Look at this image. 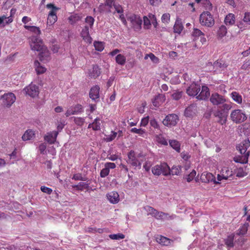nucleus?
Returning <instances> with one entry per match:
<instances>
[{
	"mask_svg": "<svg viewBox=\"0 0 250 250\" xmlns=\"http://www.w3.org/2000/svg\"><path fill=\"white\" fill-rule=\"evenodd\" d=\"M250 146V141L248 139H245L236 146V149L242 154V156L238 158H234V160L237 163L241 164H246L248 161L250 152L247 151L248 148Z\"/></svg>",
	"mask_w": 250,
	"mask_h": 250,
	"instance_id": "f257e3e1",
	"label": "nucleus"
},
{
	"mask_svg": "<svg viewBox=\"0 0 250 250\" xmlns=\"http://www.w3.org/2000/svg\"><path fill=\"white\" fill-rule=\"evenodd\" d=\"M231 108V103L225 104L213 112V116L218 119L217 122L219 124L223 125L226 124L229 110Z\"/></svg>",
	"mask_w": 250,
	"mask_h": 250,
	"instance_id": "f03ea898",
	"label": "nucleus"
},
{
	"mask_svg": "<svg viewBox=\"0 0 250 250\" xmlns=\"http://www.w3.org/2000/svg\"><path fill=\"white\" fill-rule=\"evenodd\" d=\"M95 20L91 16H87L84 19L83 27L81 32L83 40L88 43L92 42V39L90 36V31L93 29Z\"/></svg>",
	"mask_w": 250,
	"mask_h": 250,
	"instance_id": "7ed1b4c3",
	"label": "nucleus"
},
{
	"mask_svg": "<svg viewBox=\"0 0 250 250\" xmlns=\"http://www.w3.org/2000/svg\"><path fill=\"white\" fill-rule=\"evenodd\" d=\"M128 160L127 162L134 167H138L139 169L141 168V164L143 160L141 159L144 157L142 153L136 155L134 150H130L127 154Z\"/></svg>",
	"mask_w": 250,
	"mask_h": 250,
	"instance_id": "20e7f679",
	"label": "nucleus"
},
{
	"mask_svg": "<svg viewBox=\"0 0 250 250\" xmlns=\"http://www.w3.org/2000/svg\"><path fill=\"white\" fill-rule=\"evenodd\" d=\"M151 171L154 175L159 176L163 174L164 176H167L169 172V167L167 164L163 163L152 167Z\"/></svg>",
	"mask_w": 250,
	"mask_h": 250,
	"instance_id": "39448f33",
	"label": "nucleus"
},
{
	"mask_svg": "<svg viewBox=\"0 0 250 250\" xmlns=\"http://www.w3.org/2000/svg\"><path fill=\"white\" fill-rule=\"evenodd\" d=\"M200 22L202 25L208 27H211L214 24L212 16L208 11L204 12L200 15Z\"/></svg>",
	"mask_w": 250,
	"mask_h": 250,
	"instance_id": "423d86ee",
	"label": "nucleus"
},
{
	"mask_svg": "<svg viewBox=\"0 0 250 250\" xmlns=\"http://www.w3.org/2000/svg\"><path fill=\"white\" fill-rule=\"evenodd\" d=\"M230 117L231 120L236 124H240L247 119L246 114L240 109H235L231 111Z\"/></svg>",
	"mask_w": 250,
	"mask_h": 250,
	"instance_id": "0eeeda50",
	"label": "nucleus"
},
{
	"mask_svg": "<svg viewBox=\"0 0 250 250\" xmlns=\"http://www.w3.org/2000/svg\"><path fill=\"white\" fill-rule=\"evenodd\" d=\"M1 104L4 107H9L16 101V96L12 92L5 93L0 97Z\"/></svg>",
	"mask_w": 250,
	"mask_h": 250,
	"instance_id": "6e6552de",
	"label": "nucleus"
},
{
	"mask_svg": "<svg viewBox=\"0 0 250 250\" xmlns=\"http://www.w3.org/2000/svg\"><path fill=\"white\" fill-rule=\"evenodd\" d=\"M209 101L213 105L215 106L223 105L224 104H226V99L225 96L217 92H214L211 94L209 98Z\"/></svg>",
	"mask_w": 250,
	"mask_h": 250,
	"instance_id": "1a4fd4ad",
	"label": "nucleus"
},
{
	"mask_svg": "<svg viewBox=\"0 0 250 250\" xmlns=\"http://www.w3.org/2000/svg\"><path fill=\"white\" fill-rule=\"evenodd\" d=\"M31 40L30 47L32 50L41 52L45 47L41 40L37 36H32Z\"/></svg>",
	"mask_w": 250,
	"mask_h": 250,
	"instance_id": "9d476101",
	"label": "nucleus"
},
{
	"mask_svg": "<svg viewBox=\"0 0 250 250\" xmlns=\"http://www.w3.org/2000/svg\"><path fill=\"white\" fill-rule=\"evenodd\" d=\"M179 121L178 117L175 114H171L167 115L163 121V124L167 126L171 127L175 126Z\"/></svg>",
	"mask_w": 250,
	"mask_h": 250,
	"instance_id": "9b49d317",
	"label": "nucleus"
},
{
	"mask_svg": "<svg viewBox=\"0 0 250 250\" xmlns=\"http://www.w3.org/2000/svg\"><path fill=\"white\" fill-rule=\"evenodd\" d=\"M128 21L131 23V27L135 30L139 31L141 29L142 20L140 17L132 15L128 18Z\"/></svg>",
	"mask_w": 250,
	"mask_h": 250,
	"instance_id": "f8f14e48",
	"label": "nucleus"
},
{
	"mask_svg": "<svg viewBox=\"0 0 250 250\" xmlns=\"http://www.w3.org/2000/svg\"><path fill=\"white\" fill-rule=\"evenodd\" d=\"M26 94L32 97L37 96L39 93V87L35 84H30L24 88Z\"/></svg>",
	"mask_w": 250,
	"mask_h": 250,
	"instance_id": "ddd939ff",
	"label": "nucleus"
},
{
	"mask_svg": "<svg viewBox=\"0 0 250 250\" xmlns=\"http://www.w3.org/2000/svg\"><path fill=\"white\" fill-rule=\"evenodd\" d=\"M200 91V86L195 83H192L187 89V93L190 96H197Z\"/></svg>",
	"mask_w": 250,
	"mask_h": 250,
	"instance_id": "4468645a",
	"label": "nucleus"
},
{
	"mask_svg": "<svg viewBox=\"0 0 250 250\" xmlns=\"http://www.w3.org/2000/svg\"><path fill=\"white\" fill-rule=\"evenodd\" d=\"M228 64L222 60H218L215 61L213 64L214 71H222L225 70L228 67Z\"/></svg>",
	"mask_w": 250,
	"mask_h": 250,
	"instance_id": "2eb2a0df",
	"label": "nucleus"
},
{
	"mask_svg": "<svg viewBox=\"0 0 250 250\" xmlns=\"http://www.w3.org/2000/svg\"><path fill=\"white\" fill-rule=\"evenodd\" d=\"M210 96L209 88L205 85L202 86L200 93L196 96V98L199 100H206Z\"/></svg>",
	"mask_w": 250,
	"mask_h": 250,
	"instance_id": "dca6fc26",
	"label": "nucleus"
},
{
	"mask_svg": "<svg viewBox=\"0 0 250 250\" xmlns=\"http://www.w3.org/2000/svg\"><path fill=\"white\" fill-rule=\"evenodd\" d=\"M214 179L215 177L212 173L207 172H203L200 177V179L203 183H208L213 181L214 183H219L215 181Z\"/></svg>",
	"mask_w": 250,
	"mask_h": 250,
	"instance_id": "f3484780",
	"label": "nucleus"
},
{
	"mask_svg": "<svg viewBox=\"0 0 250 250\" xmlns=\"http://www.w3.org/2000/svg\"><path fill=\"white\" fill-rule=\"evenodd\" d=\"M99 91L100 87L98 85H95L91 87L89 91V97L92 100L96 101L99 99Z\"/></svg>",
	"mask_w": 250,
	"mask_h": 250,
	"instance_id": "a211bd4d",
	"label": "nucleus"
},
{
	"mask_svg": "<svg viewBox=\"0 0 250 250\" xmlns=\"http://www.w3.org/2000/svg\"><path fill=\"white\" fill-rule=\"evenodd\" d=\"M192 35L194 37V40H197V38H200V41L202 44L206 42V39L204 37V34L197 28H194Z\"/></svg>",
	"mask_w": 250,
	"mask_h": 250,
	"instance_id": "6ab92c4d",
	"label": "nucleus"
},
{
	"mask_svg": "<svg viewBox=\"0 0 250 250\" xmlns=\"http://www.w3.org/2000/svg\"><path fill=\"white\" fill-rule=\"evenodd\" d=\"M197 106L196 104H191L187 107L185 111V115L187 117H192L197 113Z\"/></svg>",
	"mask_w": 250,
	"mask_h": 250,
	"instance_id": "aec40b11",
	"label": "nucleus"
},
{
	"mask_svg": "<svg viewBox=\"0 0 250 250\" xmlns=\"http://www.w3.org/2000/svg\"><path fill=\"white\" fill-rule=\"evenodd\" d=\"M101 69L97 65H93L91 69L89 70L88 76L91 78L95 79L101 74Z\"/></svg>",
	"mask_w": 250,
	"mask_h": 250,
	"instance_id": "412c9836",
	"label": "nucleus"
},
{
	"mask_svg": "<svg viewBox=\"0 0 250 250\" xmlns=\"http://www.w3.org/2000/svg\"><path fill=\"white\" fill-rule=\"evenodd\" d=\"M58 131H53L47 133L44 137V140L50 144H53L56 140Z\"/></svg>",
	"mask_w": 250,
	"mask_h": 250,
	"instance_id": "4be33fe9",
	"label": "nucleus"
},
{
	"mask_svg": "<svg viewBox=\"0 0 250 250\" xmlns=\"http://www.w3.org/2000/svg\"><path fill=\"white\" fill-rule=\"evenodd\" d=\"M106 197L109 201L112 204H117L120 200L118 192L112 191L107 194Z\"/></svg>",
	"mask_w": 250,
	"mask_h": 250,
	"instance_id": "5701e85b",
	"label": "nucleus"
},
{
	"mask_svg": "<svg viewBox=\"0 0 250 250\" xmlns=\"http://www.w3.org/2000/svg\"><path fill=\"white\" fill-rule=\"evenodd\" d=\"M40 60L44 62H48L50 59V53L45 47L39 54Z\"/></svg>",
	"mask_w": 250,
	"mask_h": 250,
	"instance_id": "b1692460",
	"label": "nucleus"
},
{
	"mask_svg": "<svg viewBox=\"0 0 250 250\" xmlns=\"http://www.w3.org/2000/svg\"><path fill=\"white\" fill-rule=\"evenodd\" d=\"M156 240L158 243L164 246H168L173 242L172 240L162 235L156 237Z\"/></svg>",
	"mask_w": 250,
	"mask_h": 250,
	"instance_id": "393cba45",
	"label": "nucleus"
},
{
	"mask_svg": "<svg viewBox=\"0 0 250 250\" xmlns=\"http://www.w3.org/2000/svg\"><path fill=\"white\" fill-rule=\"evenodd\" d=\"M235 22V17L233 14L229 13L228 14L224 20V22L227 26L233 25Z\"/></svg>",
	"mask_w": 250,
	"mask_h": 250,
	"instance_id": "a878e982",
	"label": "nucleus"
},
{
	"mask_svg": "<svg viewBox=\"0 0 250 250\" xmlns=\"http://www.w3.org/2000/svg\"><path fill=\"white\" fill-rule=\"evenodd\" d=\"M166 100L164 95L158 94L157 95L152 101L153 104L155 106H159L161 104L163 103Z\"/></svg>",
	"mask_w": 250,
	"mask_h": 250,
	"instance_id": "bb28decb",
	"label": "nucleus"
},
{
	"mask_svg": "<svg viewBox=\"0 0 250 250\" xmlns=\"http://www.w3.org/2000/svg\"><path fill=\"white\" fill-rule=\"evenodd\" d=\"M34 66L36 73L38 75L44 73L46 70V68L42 65L37 60L34 62Z\"/></svg>",
	"mask_w": 250,
	"mask_h": 250,
	"instance_id": "cd10ccee",
	"label": "nucleus"
},
{
	"mask_svg": "<svg viewBox=\"0 0 250 250\" xmlns=\"http://www.w3.org/2000/svg\"><path fill=\"white\" fill-rule=\"evenodd\" d=\"M34 136V131L32 130H27L22 136L23 141H28L31 140Z\"/></svg>",
	"mask_w": 250,
	"mask_h": 250,
	"instance_id": "c85d7f7f",
	"label": "nucleus"
},
{
	"mask_svg": "<svg viewBox=\"0 0 250 250\" xmlns=\"http://www.w3.org/2000/svg\"><path fill=\"white\" fill-rule=\"evenodd\" d=\"M72 187L78 190L82 191L84 189H87L89 188V184L84 182H80L77 185H72Z\"/></svg>",
	"mask_w": 250,
	"mask_h": 250,
	"instance_id": "c756f323",
	"label": "nucleus"
},
{
	"mask_svg": "<svg viewBox=\"0 0 250 250\" xmlns=\"http://www.w3.org/2000/svg\"><path fill=\"white\" fill-rule=\"evenodd\" d=\"M183 29V26L181 21L176 20L173 27L174 32L176 33L180 34Z\"/></svg>",
	"mask_w": 250,
	"mask_h": 250,
	"instance_id": "7c9ffc66",
	"label": "nucleus"
},
{
	"mask_svg": "<svg viewBox=\"0 0 250 250\" xmlns=\"http://www.w3.org/2000/svg\"><path fill=\"white\" fill-rule=\"evenodd\" d=\"M221 174L223 175V178L227 180L232 175V171L230 170L228 167H224L221 170Z\"/></svg>",
	"mask_w": 250,
	"mask_h": 250,
	"instance_id": "2f4dec72",
	"label": "nucleus"
},
{
	"mask_svg": "<svg viewBox=\"0 0 250 250\" xmlns=\"http://www.w3.org/2000/svg\"><path fill=\"white\" fill-rule=\"evenodd\" d=\"M230 97L235 102L241 104L242 102V96L237 92L233 91L230 94Z\"/></svg>",
	"mask_w": 250,
	"mask_h": 250,
	"instance_id": "473e14b6",
	"label": "nucleus"
},
{
	"mask_svg": "<svg viewBox=\"0 0 250 250\" xmlns=\"http://www.w3.org/2000/svg\"><path fill=\"white\" fill-rule=\"evenodd\" d=\"M5 20V23L9 24L11 23L13 21V19L11 16L7 17L6 16L3 15L1 17H0V25H2V26L4 27L5 26V24L4 21Z\"/></svg>",
	"mask_w": 250,
	"mask_h": 250,
	"instance_id": "72a5a7b5",
	"label": "nucleus"
},
{
	"mask_svg": "<svg viewBox=\"0 0 250 250\" xmlns=\"http://www.w3.org/2000/svg\"><path fill=\"white\" fill-rule=\"evenodd\" d=\"M24 27L26 29L32 32L33 33H34L35 34H36L37 35H39L41 33V31L40 30V28L38 27H36L35 26H28V25H25L24 26Z\"/></svg>",
	"mask_w": 250,
	"mask_h": 250,
	"instance_id": "f704fd0d",
	"label": "nucleus"
},
{
	"mask_svg": "<svg viewBox=\"0 0 250 250\" xmlns=\"http://www.w3.org/2000/svg\"><path fill=\"white\" fill-rule=\"evenodd\" d=\"M181 171V167L179 166H173L172 167L171 169L169 168V172L168 173V175H178L180 174Z\"/></svg>",
	"mask_w": 250,
	"mask_h": 250,
	"instance_id": "c9c22d12",
	"label": "nucleus"
},
{
	"mask_svg": "<svg viewBox=\"0 0 250 250\" xmlns=\"http://www.w3.org/2000/svg\"><path fill=\"white\" fill-rule=\"evenodd\" d=\"M168 214L164 213L162 211H158L155 209V211L154 212V214H152L151 216L155 217L157 219H163L165 217H167Z\"/></svg>",
	"mask_w": 250,
	"mask_h": 250,
	"instance_id": "e433bc0d",
	"label": "nucleus"
},
{
	"mask_svg": "<svg viewBox=\"0 0 250 250\" xmlns=\"http://www.w3.org/2000/svg\"><path fill=\"white\" fill-rule=\"evenodd\" d=\"M82 17L77 14L72 15L68 18L69 22L71 24H74L81 20Z\"/></svg>",
	"mask_w": 250,
	"mask_h": 250,
	"instance_id": "4c0bfd02",
	"label": "nucleus"
},
{
	"mask_svg": "<svg viewBox=\"0 0 250 250\" xmlns=\"http://www.w3.org/2000/svg\"><path fill=\"white\" fill-rule=\"evenodd\" d=\"M234 235L231 234L227 237L225 240V244L229 248H232L234 246L233 240Z\"/></svg>",
	"mask_w": 250,
	"mask_h": 250,
	"instance_id": "58836bf2",
	"label": "nucleus"
},
{
	"mask_svg": "<svg viewBox=\"0 0 250 250\" xmlns=\"http://www.w3.org/2000/svg\"><path fill=\"white\" fill-rule=\"evenodd\" d=\"M46 7L50 10L48 15H56L57 11L59 10V8L57 7L52 3L47 4Z\"/></svg>",
	"mask_w": 250,
	"mask_h": 250,
	"instance_id": "ea45409f",
	"label": "nucleus"
},
{
	"mask_svg": "<svg viewBox=\"0 0 250 250\" xmlns=\"http://www.w3.org/2000/svg\"><path fill=\"white\" fill-rule=\"evenodd\" d=\"M115 60L116 62L121 65H124L126 62L125 57L124 55L120 54L116 56Z\"/></svg>",
	"mask_w": 250,
	"mask_h": 250,
	"instance_id": "a19ab883",
	"label": "nucleus"
},
{
	"mask_svg": "<svg viewBox=\"0 0 250 250\" xmlns=\"http://www.w3.org/2000/svg\"><path fill=\"white\" fill-rule=\"evenodd\" d=\"M227 33V29L225 25H221L217 31L218 36L222 38V37L226 36Z\"/></svg>",
	"mask_w": 250,
	"mask_h": 250,
	"instance_id": "79ce46f5",
	"label": "nucleus"
},
{
	"mask_svg": "<svg viewBox=\"0 0 250 250\" xmlns=\"http://www.w3.org/2000/svg\"><path fill=\"white\" fill-rule=\"evenodd\" d=\"M170 146L174 149L176 151L180 152V144L176 140H169V141Z\"/></svg>",
	"mask_w": 250,
	"mask_h": 250,
	"instance_id": "37998d69",
	"label": "nucleus"
},
{
	"mask_svg": "<svg viewBox=\"0 0 250 250\" xmlns=\"http://www.w3.org/2000/svg\"><path fill=\"white\" fill-rule=\"evenodd\" d=\"M57 20V17L56 15H48L47 25L51 26Z\"/></svg>",
	"mask_w": 250,
	"mask_h": 250,
	"instance_id": "c03bdc74",
	"label": "nucleus"
},
{
	"mask_svg": "<svg viewBox=\"0 0 250 250\" xmlns=\"http://www.w3.org/2000/svg\"><path fill=\"white\" fill-rule=\"evenodd\" d=\"M149 58L151 61L154 63H158L159 62V59L156 57L153 54L149 53L146 54L145 56L144 59L146 60L148 58Z\"/></svg>",
	"mask_w": 250,
	"mask_h": 250,
	"instance_id": "a18cd8bd",
	"label": "nucleus"
},
{
	"mask_svg": "<svg viewBox=\"0 0 250 250\" xmlns=\"http://www.w3.org/2000/svg\"><path fill=\"white\" fill-rule=\"evenodd\" d=\"M156 141L162 145L167 146V142L166 139L163 136L162 134L156 135L155 136Z\"/></svg>",
	"mask_w": 250,
	"mask_h": 250,
	"instance_id": "49530a36",
	"label": "nucleus"
},
{
	"mask_svg": "<svg viewBox=\"0 0 250 250\" xmlns=\"http://www.w3.org/2000/svg\"><path fill=\"white\" fill-rule=\"evenodd\" d=\"M109 237L112 240H120L124 239L125 235L122 233L110 234Z\"/></svg>",
	"mask_w": 250,
	"mask_h": 250,
	"instance_id": "de8ad7c7",
	"label": "nucleus"
},
{
	"mask_svg": "<svg viewBox=\"0 0 250 250\" xmlns=\"http://www.w3.org/2000/svg\"><path fill=\"white\" fill-rule=\"evenodd\" d=\"M74 115L81 113L83 111V107L81 104H77L74 106H72Z\"/></svg>",
	"mask_w": 250,
	"mask_h": 250,
	"instance_id": "09e8293b",
	"label": "nucleus"
},
{
	"mask_svg": "<svg viewBox=\"0 0 250 250\" xmlns=\"http://www.w3.org/2000/svg\"><path fill=\"white\" fill-rule=\"evenodd\" d=\"M100 120L99 118H96L94 122L92 123L93 125V130H99L100 129L101 124L100 123Z\"/></svg>",
	"mask_w": 250,
	"mask_h": 250,
	"instance_id": "8fccbe9b",
	"label": "nucleus"
},
{
	"mask_svg": "<svg viewBox=\"0 0 250 250\" xmlns=\"http://www.w3.org/2000/svg\"><path fill=\"white\" fill-rule=\"evenodd\" d=\"M94 46L95 49L98 51H102L104 49V45L102 42H95L94 43Z\"/></svg>",
	"mask_w": 250,
	"mask_h": 250,
	"instance_id": "3c124183",
	"label": "nucleus"
},
{
	"mask_svg": "<svg viewBox=\"0 0 250 250\" xmlns=\"http://www.w3.org/2000/svg\"><path fill=\"white\" fill-rule=\"evenodd\" d=\"M74 121L77 125L82 126L85 122V119L82 117H74Z\"/></svg>",
	"mask_w": 250,
	"mask_h": 250,
	"instance_id": "603ef678",
	"label": "nucleus"
},
{
	"mask_svg": "<svg viewBox=\"0 0 250 250\" xmlns=\"http://www.w3.org/2000/svg\"><path fill=\"white\" fill-rule=\"evenodd\" d=\"M130 131L132 133L138 134L141 136H143L144 134L145 133V129H142V128H132Z\"/></svg>",
	"mask_w": 250,
	"mask_h": 250,
	"instance_id": "864d4df0",
	"label": "nucleus"
},
{
	"mask_svg": "<svg viewBox=\"0 0 250 250\" xmlns=\"http://www.w3.org/2000/svg\"><path fill=\"white\" fill-rule=\"evenodd\" d=\"M236 174L237 177H243L247 175V173L243 168H239L237 169Z\"/></svg>",
	"mask_w": 250,
	"mask_h": 250,
	"instance_id": "5fc2aeb1",
	"label": "nucleus"
},
{
	"mask_svg": "<svg viewBox=\"0 0 250 250\" xmlns=\"http://www.w3.org/2000/svg\"><path fill=\"white\" fill-rule=\"evenodd\" d=\"M196 174V172L194 170H192V171L187 176L186 179L188 182H190L193 178L195 177Z\"/></svg>",
	"mask_w": 250,
	"mask_h": 250,
	"instance_id": "6e6d98bb",
	"label": "nucleus"
},
{
	"mask_svg": "<svg viewBox=\"0 0 250 250\" xmlns=\"http://www.w3.org/2000/svg\"><path fill=\"white\" fill-rule=\"evenodd\" d=\"M182 96V92L181 91H176L171 95L172 98L175 100H179Z\"/></svg>",
	"mask_w": 250,
	"mask_h": 250,
	"instance_id": "4d7b16f0",
	"label": "nucleus"
},
{
	"mask_svg": "<svg viewBox=\"0 0 250 250\" xmlns=\"http://www.w3.org/2000/svg\"><path fill=\"white\" fill-rule=\"evenodd\" d=\"M144 209L147 212V215H152L155 211V209L150 206H146L144 207Z\"/></svg>",
	"mask_w": 250,
	"mask_h": 250,
	"instance_id": "13d9d810",
	"label": "nucleus"
},
{
	"mask_svg": "<svg viewBox=\"0 0 250 250\" xmlns=\"http://www.w3.org/2000/svg\"><path fill=\"white\" fill-rule=\"evenodd\" d=\"M109 170L108 169L107 167H105L102 169V170L101 171L100 176L101 177L104 178L107 176L109 174Z\"/></svg>",
	"mask_w": 250,
	"mask_h": 250,
	"instance_id": "bf43d9fd",
	"label": "nucleus"
},
{
	"mask_svg": "<svg viewBox=\"0 0 250 250\" xmlns=\"http://www.w3.org/2000/svg\"><path fill=\"white\" fill-rule=\"evenodd\" d=\"M162 21L164 23H168L170 20V15L168 13L164 14L161 18Z\"/></svg>",
	"mask_w": 250,
	"mask_h": 250,
	"instance_id": "052dcab7",
	"label": "nucleus"
},
{
	"mask_svg": "<svg viewBox=\"0 0 250 250\" xmlns=\"http://www.w3.org/2000/svg\"><path fill=\"white\" fill-rule=\"evenodd\" d=\"M46 145L44 144H41L39 146V149L40 151V153L42 154H44L46 153Z\"/></svg>",
	"mask_w": 250,
	"mask_h": 250,
	"instance_id": "680f3d73",
	"label": "nucleus"
},
{
	"mask_svg": "<svg viewBox=\"0 0 250 250\" xmlns=\"http://www.w3.org/2000/svg\"><path fill=\"white\" fill-rule=\"evenodd\" d=\"M86 231L88 232H95L98 231L99 233H102L103 230L101 229H97L96 228L88 227L86 229Z\"/></svg>",
	"mask_w": 250,
	"mask_h": 250,
	"instance_id": "e2e57ef3",
	"label": "nucleus"
},
{
	"mask_svg": "<svg viewBox=\"0 0 250 250\" xmlns=\"http://www.w3.org/2000/svg\"><path fill=\"white\" fill-rule=\"evenodd\" d=\"M41 190L42 192L46 193L49 195L51 194L52 192V189L51 188L45 186H42L41 187Z\"/></svg>",
	"mask_w": 250,
	"mask_h": 250,
	"instance_id": "0e129e2a",
	"label": "nucleus"
},
{
	"mask_svg": "<svg viewBox=\"0 0 250 250\" xmlns=\"http://www.w3.org/2000/svg\"><path fill=\"white\" fill-rule=\"evenodd\" d=\"M151 166H152L151 162L148 160H147L146 161L145 163L144 164L143 167L145 169L146 171H149Z\"/></svg>",
	"mask_w": 250,
	"mask_h": 250,
	"instance_id": "69168bd1",
	"label": "nucleus"
},
{
	"mask_svg": "<svg viewBox=\"0 0 250 250\" xmlns=\"http://www.w3.org/2000/svg\"><path fill=\"white\" fill-rule=\"evenodd\" d=\"M73 179L75 180H81V181H85L86 179L85 178L83 177L81 174H75L73 175L72 177Z\"/></svg>",
	"mask_w": 250,
	"mask_h": 250,
	"instance_id": "338daca9",
	"label": "nucleus"
},
{
	"mask_svg": "<svg viewBox=\"0 0 250 250\" xmlns=\"http://www.w3.org/2000/svg\"><path fill=\"white\" fill-rule=\"evenodd\" d=\"M243 21L250 24V12L246 13L243 18Z\"/></svg>",
	"mask_w": 250,
	"mask_h": 250,
	"instance_id": "774afa93",
	"label": "nucleus"
}]
</instances>
